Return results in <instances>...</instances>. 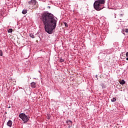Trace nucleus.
Wrapping results in <instances>:
<instances>
[{
    "instance_id": "11",
    "label": "nucleus",
    "mask_w": 128,
    "mask_h": 128,
    "mask_svg": "<svg viewBox=\"0 0 128 128\" xmlns=\"http://www.w3.org/2000/svg\"><path fill=\"white\" fill-rule=\"evenodd\" d=\"M30 36L32 38H34V33H30Z\"/></svg>"
},
{
    "instance_id": "14",
    "label": "nucleus",
    "mask_w": 128,
    "mask_h": 128,
    "mask_svg": "<svg viewBox=\"0 0 128 128\" xmlns=\"http://www.w3.org/2000/svg\"><path fill=\"white\" fill-rule=\"evenodd\" d=\"M0 56H2V51L0 50Z\"/></svg>"
},
{
    "instance_id": "16",
    "label": "nucleus",
    "mask_w": 128,
    "mask_h": 128,
    "mask_svg": "<svg viewBox=\"0 0 128 128\" xmlns=\"http://www.w3.org/2000/svg\"><path fill=\"white\" fill-rule=\"evenodd\" d=\"M126 57L128 56V52H127L126 53Z\"/></svg>"
},
{
    "instance_id": "13",
    "label": "nucleus",
    "mask_w": 128,
    "mask_h": 128,
    "mask_svg": "<svg viewBox=\"0 0 128 128\" xmlns=\"http://www.w3.org/2000/svg\"><path fill=\"white\" fill-rule=\"evenodd\" d=\"M12 32V28H10L8 30V32Z\"/></svg>"
},
{
    "instance_id": "12",
    "label": "nucleus",
    "mask_w": 128,
    "mask_h": 128,
    "mask_svg": "<svg viewBox=\"0 0 128 128\" xmlns=\"http://www.w3.org/2000/svg\"><path fill=\"white\" fill-rule=\"evenodd\" d=\"M112 102H116V98H113L112 99Z\"/></svg>"
},
{
    "instance_id": "2",
    "label": "nucleus",
    "mask_w": 128,
    "mask_h": 128,
    "mask_svg": "<svg viewBox=\"0 0 128 128\" xmlns=\"http://www.w3.org/2000/svg\"><path fill=\"white\" fill-rule=\"evenodd\" d=\"M104 4H106V0H96L94 3V8L98 12L102 10L104 8Z\"/></svg>"
},
{
    "instance_id": "9",
    "label": "nucleus",
    "mask_w": 128,
    "mask_h": 128,
    "mask_svg": "<svg viewBox=\"0 0 128 128\" xmlns=\"http://www.w3.org/2000/svg\"><path fill=\"white\" fill-rule=\"evenodd\" d=\"M120 84H126V81L124 80H119Z\"/></svg>"
},
{
    "instance_id": "17",
    "label": "nucleus",
    "mask_w": 128,
    "mask_h": 128,
    "mask_svg": "<svg viewBox=\"0 0 128 128\" xmlns=\"http://www.w3.org/2000/svg\"><path fill=\"white\" fill-rule=\"evenodd\" d=\"M48 34H52V32H48Z\"/></svg>"
},
{
    "instance_id": "22",
    "label": "nucleus",
    "mask_w": 128,
    "mask_h": 128,
    "mask_svg": "<svg viewBox=\"0 0 128 128\" xmlns=\"http://www.w3.org/2000/svg\"><path fill=\"white\" fill-rule=\"evenodd\" d=\"M115 18H116V17L115 16Z\"/></svg>"
},
{
    "instance_id": "8",
    "label": "nucleus",
    "mask_w": 128,
    "mask_h": 128,
    "mask_svg": "<svg viewBox=\"0 0 128 128\" xmlns=\"http://www.w3.org/2000/svg\"><path fill=\"white\" fill-rule=\"evenodd\" d=\"M36 83L34 82H32L31 83L32 88H36Z\"/></svg>"
},
{
    "instance_id": "15",
    "label": "nucleus",
    "mask_w": 128,
    "mask_h": 128,
    "mask_svg": "<svg viewBox=\"0 0 128 128\" xmlns=\"http://www.w3.org/2000/svg\"><path fill=\"white\" fill-rule=\"evenodd\" d=\"M64 24L65 26H66V28H68V24H66V22L64 23Z\"/></svg>"
},
{
    "instance_id": "10",
    "label": "nucleus",
    "mask_w": 128,
    "mask_h": 128,
    "mask_svg": "<svg viewBox=\"0 0 128 128\" xmlns=\"http://www.w3.org/2000/svg\"><path fill=\"white\" fill-rule=\"evenodd\" d=\"M28 12V10H24L22 11V14H26Z\"/></svg>"
},
{
    "instance_id": "5",
    "label": "nucleus",
    "mask_w": 128,
    "mask_h": 128,
    "mask_svg": "<svg viewBox=\"0 0 128 128\" xmlns=\"http://www.w3.org/2000/svg\"><path fill=\"white\" fill-rule=\"evenodd\" d=\"M66 124L69 126L68 128H72V120H67V121L66 122Z\"/></svg>"
},
{
    "instance_id": "4",
    "label": "nucleus",
    "mask_w": 128,
    "mask_h": 128,
    "mask_svg": "<svg viewBox=\"0 0 128 128\" xmlns=\"http://www.w3.org/2000/svg\"><path fill=\"white\" fill-rule=\"evenodd\" d=\"M19 118H20L23 120L24 124H26V122L29 120L28 117V116L24 113L20 114H19Z\"/></svg>"
},
{
    "instance_id": "3",
    "label": "nucleus",
    "mask_w": 128,
    "mask_h": 128,
    "mask_svg": "<svg viewBox=\"0 0 128 128\" xmlns=\"http://www.w3.org/2000/svg\"><path fill=\"white\" fill-rule=\"evenodd\" d=\"M28 6L31 8L36 10L38 8V3L36 0H30L28 2Z\"/></svg>"
},
{
    "instance_id": "20",
    "label": "nucleus",
    "mask_w": 128,
    "mask_h": 128,
    "mask_svg": "<svg viewBox=\"0 0 128 128\" xmlns=\"http://www.w3.org/2000/svg\"><path fill=\"white\" fill-rule=\"evenodd\" d=\"M123 34H124V33H123Z\"/></svg>"
},
{
    "instance_id": "18",
    "label": "nucleus",
    "mask_w": 128,
    "mask_h": 128,
    "mask_svg": "<svg viewBox=\"0 0 128 128\" xmlns=\"http://www.w3.org/2000/svg\"><path fill=\"white\" fill-rule=\"evenodd\" d=\"M126 60H128V58H126Z\"/></svg>"
},
{
    "instance_id": "19",
    "label": "nucleus",
    "mask_w": 128,
    "mask_h": 128,
    "mask_svg": "<svg viewBox=\"0 0 128 128\" xmlns=\"http://www.w3.org/2000/svg\"><path fill=\"white\" fill-rule=\"evenodd\" d=\"M120 16H122V14H121Z\"/></svg>"
},
{
    "instance_id": "21",
    "label": "nucleus",
    "mask_w": 128,
    "mask_h": 128,
    "mask_svg": "<svg viewBox=\"0 0 128 128\" xmlns=\"http://www.w3.org/2000/svg\"><path fill=\"white\" fill-rule=\"evenodd\" d=\"M61 62H62V60H61Z\"/></svg>"
},
{
    "instance_id": "1",
    "label": "nucleus",
    "mask_w": 128,
    "mask_h": 128,
    "mask_svg": "<svg viewBox=\"0 0 128 128\" xmlns=\"http://www.w3.org/2000/svg\"><path fill=\"white\" fill-rule=\"evenodd\" d=\"M42 18L46 32H52L56 28V18L55 19L54 15L48 12H43Z\"/></svg>"
},
{
    "instance_id": "7",
    "label": "nucleus",
    "mask_w": 128,
    "mask_h": 128,
    "mask_svg": "<svg viewBox=\"0 0 128 128\" xmlns=\"http://www.w3.org/2000/svg\"><path fill=\"white\" fill-rule=\"evenodd\" d=\"M122 32H128V28H124L122 30Z\"/></svg>"
},
{
    "instance_id": "6",
    "label": "nucleus",
    "mask_w": 128,
    "mask_h": 128,
    "mask_svg": "<svg viewBox=\"0 0 128 128\" xmlns=\"http://www.w3.org/2000/svg\"><path fill=\"white\" fill-rule=\"evenodd\" d=\"M7 126H10V128H12V122L10 120H9L7 122Z\"/></svg>"
}]
</instances>
